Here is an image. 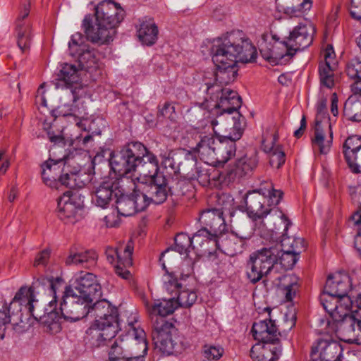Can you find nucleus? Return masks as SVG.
<instances>
[{
  "instance_id": "obj_1",
  "label": "nucleus",
  "mask_w": 361,
  "mask_h": 361,
  "mask_svg": "<svg viewBox=\"0 0 361 361\" xmlns=\"http://www.w3.org/2000/svg\"><path fill=\"white\" fill-rule=\"evenodd\" d=\"M214 63L217 67L216 80L219 83L207 84V94L209 99L216 102L214 106L221 110L220 115L211 121V126L215 134L221 128H217L224 120V114L229 115L241 106V97L238 92L222 84L233 82L238 75L236 63H251L257 58V50L248 38L240 32H233L214 41L211 49Z\"/></svg>"
},
{
  "instance_id": "obj_2",
  "label": "nucleus",
  "mask_w": 361,
  "mask_h": 361,
  "mask_svg": "<svg viewBox=\"0 0 361 361\" xmlns=\"http://www.w3.org/2000/svg\"><path fill=\"white\" fill-rule=\"evenodd\" d=\"M114 172L120 177L132 178L137 173L146 178L147 185L166 187V176L159 171L157 157L142 143L132 142L126 145L110 159Z\"/></svg>"
},
{
  "instance_id": "obj_3",
  "label": "nucleus",
  "mask_w": 361,
  "mask_h": 361,
  "mask_svg": "<svg viewBox=\"0 0 361 361\" xmlns=\"http://www.w3.org/2000/svg\"><path fill=\"white\" fill-rule=\"evenodd\" d=\"M63 284V280L59 278L41 277L32 283L31 287H22L16 293L15 297L9 304L8 311H12V314L26 311L27 314L31 315L35 319L45 324L51 333H56L60 331V326L57 322H50L49 318L56 317V312L53 311L47 312V310L42 314L39 310V303L35 299V289L42 286L45 290L52 295L54 300L49 302L51 308L55 305L56 300V291Z\"/></svg>"
},
{
  "instance_id": "obj_4",
  "label": "nucleus",
  "mask_w": 361,
  "mask_h": 361,
  "mask_svg": "<svg viewBox=\"0 0 361 361\" xmlns=\"http://www.w3.org/2000/svg\"><path fill=\"white\" fill-rule=\"evenodd\" d=\"M125 12L118 4L104 1L95 8L96 23L92 25L90 16L82 20V27L87 38L93 43L109 44L116 35V27L124 18Z\"/></svg>"
},
{
  "instance_id": "obj_5",
  "label": "nucleus",
  "mask_w": 361,
  "mask_h": 361,
  "mask_svg": "<svg viewBox=\"0 0 361 361\" xmlns=\"http://www.w3.org/2000/svg\"><path fill=\"white\" fill-rule=\"evenodd\" d=\"M90 316L94 321L87 334L92 345L97 348L107 345L121 329L117 308L106 300H97L92 306Z\"/></svg>"
},
{
  "instance_id": "obj_6",
  "label": "nucleus",
  "mask_w": 361,
  "mask_h": 361,
  "mask_svg": "<svg viewBox=\"0 0 361 361\" xmlns=\"http://www.w3.org/2000/svg\"><path fill=\"white\" fill-rule=\"evenodd\" d=\"M254 338L264 343L257 344L250 350V357L253 361H276L281 353V346H273L279 341L278 329L275 321L271 318L255 322L252 327Z\"/></svg>"
},
{
  "instance_id": "obj_7",
  "label": "nucleus",
  "mask_w": 361,
  "mask_h": 361,
  "mask_svg": "<svg viewBox=\"0 0 361 361\" xmlns=\"http://www.w3.org/2000/svg\"><path fill=\"white\" fill-rule=\"evenodd\" d=\"M232 201L229 196L221 195L218 198V204L221 207L209 209L200 214L199 221L204 227L194 235L197 242L209 244L212 239L221 234L226 228L224 211L229 209Z\"/></svg>"
},
{
  "instance_id": "obj_8",
  "label": "nucleus",
  "mask_w": 361,
  "mask_h": 361,
  "mask_svg": "<svg viewBox=\"0 0 361 361\" xmlns=\"http://www.w3.org/2000/svg\"><path fill=\"white\" fill-rule=\"evenodd\" d=\"M279 248L277 247H263L252 252L247 262V276L255 283L264 276L269 280V276L276 274L275 264L278 262Z\"/></svg>"
},
{
  "instance_id": "obj_9",
  "label": "nucleus",
  "mask_w": 361,
  "mask_h": 361,
  "mask_svg": "<svg viewBox=\"0 0 361 361\" xmlns=\"http://www.w3.org/2000/svg\"><path fill=\"white\" fill-rule=\"evenodd\" d=\"M91 301L82 298L80 295L74 293L71 287H66L63 295V300L60 304L59 310L55 307L49 311L56 312V317L49 318L50 322H57L59 325V319L63 318L66 321L76 322L92 312ZM61 327V326H59Z\"/></svg>"
},
{
  "instance_id": "obj_10",
  "label": "nucleus",
  "mask_w": 361,
  "mask_h": 361,
  "mask_svg": "<svg viewBox=\"0 0 361 361\" xmlns=\"http://www.w3.org/2000/svg\"><path fill=\"white\" fill-rule=\"evenodd\" d=\"M135 348L145 353L148 349L145 331L131 326L125 338L118 337L111 345L108 352L109 360L125 361Z\"/></svg>"
},
{
  "instance_id": "obj_11",
  "label": "nucleus",
  "mask_w": 361,
  "mask_h": 361,
  "mask_svg": "<svg viewBox=\"0 0 361 361\" xmlns=\"http://www.w3.org/2000/svg\"><path fill=\"white\" fill-rule=\"evenodd\" d=\"M66 161L63 158L53 159L49 158L42 164V177L43 182L51 188H57L58 182L69 188L77 185L75 183L77 174L80 167H74L69 170V166H65Z\"/></svg>"
},
{
  "instance_id": "obj_12",
  "label": "nucleus",
  "mask_w": 361,
  "mask_h": 361,
  "mask_svg": "<svg viewBox=\"0 0 361 361\" xmlns=\"http://www.w3.org/2000/svg\"><path fill=\"white\" fill-rule=\"evenodd\" d=\"M70 54L77 57L80 68L89 73L92 80L101 75V64L94 49H90L88 45L84 44V38L81 33L76 32L71 36L68 43Z\"/></svg>"
},
{
  "instance_id": "obj_13",
  "label": "nucleus",
  "mask_w": 361,
  "mask_h": 361,
  "mask_svg": "<svg viewBox=\"0 0 361 361\" xmlns=\"http://www.w3.org/2000/svg\"><path fill=\"white\" fill-rule=\"evenodd\" d=\"M226 120L232 119L233 126L231 131L222 139L217 140L218 145L216 147V155L214 157V164L216 162H227L235 154V141L240 139L243 135L245 127V119L238 112L235 116L228 117L226 114Z\"/></svg>"
},
{
  "instance_id": "obj_14",
  "label": "nucleus",
  "mask_w": 361,
  "mask_h": 361,
  "mask_svg": "<svg viewBox=\"0 0 361 361\" xmlns=\"http://www.w3.org/2000/svg\"><path fill=\"white\" fill-rule=\"evenodd\" d=\"M266 191L262 188L249 192L245 199L247 213L253 223L254 230L258 235H264L267 231L264 218L269 214L270 208L265 205Z\"/></svg>"
},
{
  "instance_id": "obj_15",
  "label": "nucleus",
  "mask_w": 361,
  "mask_h": 361,
  "mask_svg": "<svg viewBox=\"0 0 361 361\" xmlns=\"http://www.w3.org/2000/svg\"><path fill=\"white\" fill-rule=\"evenodd\" d=\"M357 310L350 312V308L345 314L341 315V319H334L331 327L338 338L345 343H353L357 341L361 331V319L356 317Z\"/></svg>"
},
{
  "instance_id": "obj_16",
  "label": "nucleus",
  "mask_w": 361,
  "mask_h": 361,
  "mask_svg": "<svg viewBox=\"0 0 361 361\" xmlns=\"http://www.w3.org/2000/svg\"><path fill=\"white\" fill-rule=\"evenodd\" d=\"M259 51L262 57L269 63L278 64L290 59L288 49L285 41H279L276 35L264 33L258 42Z\"/></svg>"
},
{
  "instance_id": "obj_17",
  "label": "nucleus",
  "mask_w": 361,
  "mask_h": 361,
  "mask_svg": "<svg viewBox=\"0 0 361 361\" xmlns=\"http://www.w3.org/2000/svg\"><path fill=\"white\" fill-rule=\"evenodd\" d=\"M134 246L132 240H129L125 246L123 252L118 248L108 246L105 250L106 260L114 266L115 273L122 279H129L131 274L128 268L133 264L132 255Z\"/></svg>"
},
{
  "instance_id": "obj_18",
  "label": "nucleus",
  "mask_w": 361,
  "mask_h": 361,
  "mask_svg": "<svg viewBox=\"0 0 361 361\" xmlns=\"http://www.w3.org/2000/svg\"><path fill=\"white\" fill-rule=\"evenodd\" d=\"M314 32V27L310 22L300 23L290 32L285 42L290 58L298 51L303 50L312 43Z\"/></svg>"
},
{
  "instance_id": "obj_19",
  "label": "nucleus",
  "mask_w": 361,
  "mask_h": 361,
  "mask_svg": "<svg viewBox=\"0 0 361 361\" xmlns=\"http://www.w3.org/2000/svg\"><path fill=\"white\" fill-rule=\"evenodd\" d=\"M156 185L146 184L143 191L135 188L130 195L135 203L137 212L145 210L150 203L156 204H161L166 201V189L161 187V185L156 183Z\"/></svg>"
},
{
  "instance_id": "obj_20",
  "label": "nucleus",
  "mask_w": 361,
  "mask_h": 361,
  "mask_svg": "<svg viewBox=\"0 0 361 361\" xmlns=\"http://www.w3.org/2000/svg\"><path fill=\"white\" fill-rule=\"evenodd\" d=\"M164 285L166 290L170 293H175V300L177 308L182 307L188 308L191 307L197 300V295L194 290L183 289V284L173 273L166 271L164 275Z\"/></svg>"
},
{
  "instance_id": "obj_21",
  "label": "nucleus",
  "mask_w": 361,
  "mask_h": 361,
  "mask_svg": "<svg viewBox=\"0 0 361 361\" xmlns=\"http://www.w3.org/2000/svg\"><path fill=\"white\" fill-rule=\"evenodd\" d=\"M59 217L66 223H75L81 215L82 202L79 195L64 192L58 200Z\"/></svg>"
},
{
  "instance_id": "obj_22",
  "label": "nucleus",
  "mask_w": 361,
  "mask_h": 361,
  "mask_svg": "<svg viewBox=\"0 0 361 361\" xmlns=\"http://www.w3.org/2000/svg\"><path fill=\"white\" fill-rule=\"evenodd\" d=\"M74 293L80 295L92 302L102 295V287L96 279V276L90 272L80 271L75 279Z\"/></svg>"
},
{
  "instance_id": "obj_23",
  "label": "nucleus",
  "mask_w": 361,
  "mask_h": 361,
  "mask_svg": "<svg viewBox=\"0 0 361 361\" xmlns=\"http://www.w3.org/2000/svg\"><path fill=\"white\" fill-rule=\"evenodd\" d=\"M341 345L332 340L319 339L312 346V361H340L342 357Z\"/></svg>"
},
{
  "instance_id": "obj_24",
  "label": "nucleus",
  "mask_w": 361,
  "mask_h": 361,
  "mask_svg": "<svg viewBox=\"0 0 361 361\" xmlns=\"http://www.w3.org/2000/svg\"><path fill=\"white\" fill-rule=\"evenodd\" d=\"M320 302L332 320L341 319V315L345 314L347 310L353 307V300L350 297L340 298L325 290L320 295Z\"/></svg>"
},
{
  "instance_id": "obj_25",
  "label": "nucleus",
  "mask_w": 361,
  "mask_h": 361,
  "mask_svg": "<svg viewBox=\"0 0 361 361\" xmlns=\"http://www.w3.org/2000/svg\"><path fill=\"white\" fill-rule=\"evenodd\" d=\"M30 0H22L21 10L16 20L17 44L23 53L29 50L31 42L30 24L25 21L30 13Z\"/></svg>"
},
{
  "instance_id": "obj_26",
  "label": "nucleus",
  "mask_w": 361,
  "mask_h": 361,
  "mask_svg": "<svg viewBox=\"0 0 361 361\" xmlns=\"http://www.w3.org/2000/svg\"><path fill=\"white\" fill-rule=\"evenodd\" d=\"M345 161L353 173H361V138L357 135L348 137L343 145Z\"/></svg>"
},
{
  "instance_id": "obj_27",
  "label": "nucleus",
  "mask_w": 361,
  "mask_h": 361,
  "mask_svg": "<svg viewBox=\"0 0 361 361\" xmlns=\"http://www.w3.org/2000/svg\"><path fill=\"white\" fill-rule=\"evenodd\" d=\"M267 225V231L264 235H259L262 238L269 235V232H274L276 234H283L287 232L289 226L291 224L288 217L279 208H270L269 214L264 218Z\"/></svg>"
},
{
  "instance_id": "obj_28",
  "label": "nucleus",
  "mask_w": 361,
  "mask_h": 361,
  "mask_svg": "<svg viewBox=\"0 0 361 361\" xmlns=\"http://www.w3.org/2000/svg\"><path fill=\"white\" fill-rule=\"evenodd\" d=\"M268 281L279 288L287 301L293 300L299 288L298 278L293 274L283 275L276 271Z\"/></svg>"
},
{
  "instance_id": "obj_29",
  "label": "nucleus",
  "mask_w": 361,
  "mask_h": 361,
  "mask_svg": "<svg viewBox=\"0 0 361 361\" xmlns=\"http://www.w3.org/2000/svg\"><path fill=\"white\" fill-rule=\"evenodd\" d=\"M351 288L350 276L346 274L336 273L328 276L324 290L343 298L350 297L348 293Z\"/></svg>"
},
{
  "instance_id": "obj_30",
  "label": "nucleus",
  "mask_w": 361,
  "mask_h": 361,
  "mask_svg": "<svg viewBox=\"0 0 361 361\" xmlns=\"http://www.w3.org/2000/svg\"><path fill=\"white\" fill-rule=\"evenodd\" d=\"M217 145L218 141L212 135H205L200 136V140L193 150L199 154L200 159L204 163L214 164Z\"/></svg>"
},
{
  "instance_id": "obj_31",
  "label": "nucleus",
  "mask_w": 361,
  "mask_h": 361,
  "mask_svg": "<svg viewBox=\"0 0 361 361\" xmlns=\"http://www.w3.org/2000/svg\"><path fill=\"white\" fill-rule=\"evenodd\" d=\"M98 255L94 250L77 252L71 250L65 260L66 265L80 266L91 269L97 264Z\"/></svg>"
},
{
  "instance_id": "obj_32",
  "label": "nucleus",
  "mask_w": 361,
  "mask_h": 361,
  "mask_svg": "<svg viewBox=\"0 0 361 361\" xmlns=\"http://www.w3.org/2000/svg\"><path fill=\"white\" fill-rule=\"evenodd\" d=\"M145 306L150 319H154V317L166 318V316L171 314L177 309L175 297L169 299L155 300L153 302H146Z\"/></svg>"
},
{
  "instance_id": "obj_33",
  "label": "nucleus",
  "mask_w": 361,
  "mask_h": 361,
  "mask_svg": "<svg viewBox=\"0 0 361 361\" xmlns=\"http://www.w3.org/2000/svg\"><path fill=\"white\" fill-rule=\"evenodd\" d=\"M277 8L290 16H300L310 11L312 6V0H276Z\"/></svg>"
},
{
  "instance_id": "obj_34",
  "label": "nucleus",
  "mask_w": 361,
  "mask_h": 361,
  "mask_svg": "<svg viewBox=\"0 0 361 361\" xmlns=\"http://www.w3.org/2000/svg\"><path fill=\"white\" fill-rule=\"evenodd\" d=\"M217 249L227 255L233 256L243 250V243L238 240L234 235L224 236L219 235L211 240Z\"/></svg>"
},
{
  "instance_id": "obj_35",
  "label": "nucleus",
  "mask_w": 361,
  "mask_h": 361,
  "mask_svg": "<svg viewBox=\"0 0 361 361\" xmlns=\"http://www.w3.org/2000/svg\"><path fill=\"white\" fill-rule=\"evenodd\" d=\"M276 135H274L269 142L264 140L262 141V147L263 150L269 155V164L271 166L279 169L285 162L286 155L281 147L280 145H276Z\"/></svg>"
},
{
  "instance_id": "obj_36",
  "label": "nucleus",
  "mask_w": 361,
  "mask_h": 361,
  "mask_svg": "<svg viewBox=\"0 0 361 361\" xmlns=\"http://www.w3.org/2000/svg\"><path fill=\"white\" fill-rule=\"evenodd\" d=\"M153 341L157 348L166 355L178 354L183 350L178 339L172 334L153 336Z\"/></svg>"
},
{
  "instance_id": "obj_37",
  "label": "nucleus",
  "mask_w": 361,
  "mask_h": 361,
  "mask_svg": "<svg viewBox=\"0 0 361 361\" xmlns=\"http://www.w3.org/2000/svg\"><path fill=\"white\" fill-rule=\"evenodd\" d=\"M324 128H314V136L312 139L313 149L318 150L320 154H327L330 152L333 142L331 129H329V135L327 136Z\"/></svg>"
},
{
  "instance_id": "obj_38",
  "label": "nucleus",
  "mask_w": 361,
  "mask_h": 361,
  "mask_svg": "<svg viewBox=\"0 0 361 361\" xmlns=\"http://www.w3.org/2000/svg\"><path fill=\"white\" fill-rule=\"evenodd\" d=\"M258 160L255 155L245 156L238 159L229 171V175L234 177H243L251 173L257 166Z\"/></svg>"
},
{
  "instance_id": "obj_39",
  "label": "nucleus",
  "mask_w": 361,
  "mask_h": 361,
  "mask_svg": "<svg viewBox=\"0 0 361 361\" xmlns=\"http://www.w3.org/2000/svg\"><path fill=\"white\" fill-rule=\"evenodd\" d=\"M158 35V27L152 20L142 21L137 30V37L140 41L145 45L154 44Z\"/></svg>"
},
{
  "instance_id": "obj_40",
  "label": "nucleus",
  "mask_w": 361,
  "mask_h": 361,
  "mask_svg": "<svg viewBox=\"0 0 361 361\" xmlns=\"http://www.w3.org/2000/svg\"><path fill=\"white\" fill-rule=\"evenodd\" d=\"M113 192V183L103 182L96 188L92 201L97 206L106 208L112 200Z\"/></svg>"
},
{
  "instance_id": "obj_41",
  "label": "nucleus",
  "mask_w": 361,
  "mask_h": 361,
  "mask_svg": "<svg viewBox=\"0 0 361 361\" xmlns=\"http://www.w3.org/2000/svg\"><path fill=\"white\" fill-rule=\"evenodd\" d=\"M360 94H355L350 96L345 102L343 107V114L349 119L355 121H361V101L358 99Z\"/></svg>"
},
{
  "instance_id": "obj_42",
  "label": "nucleus",
  "mask_w": 361,
  "mask_h": 361,
  "mask_svg": "<svg viewBox=\"0 0 361 361\" xmlns=\"http://www.w3.org/2000/svg\"><path fill=\"white\" fill-rule=\"evenodd\" d=\"M166 199L169 193L174 195H183L190 187V184L185 180L180 179L178 177L167 178L166 177Z\"/></svg>"
},
{
  "instance_id": "obj_43",
  "label": "nucleus",
  "mask_w": 361,
  "mask_h": 361,
  "mask_svg": "<svg viewBox=\"0 0 361 361\" xmlns=\"http://www.w3.org/2000/svg\"><path fill=\"white\" fill-rule=\"evenodd\" d=\"M336 67L330 66L328 63L319 64V75L320 85L329 89L335 85V70Z\"/></svg>"
},
{
  "instance_id": "obj_44",
  "label": "nucleus",
  "mask_w": 361,
  "mask_h": 361,
  "mask_svg": "<svg viewBox=\"0 0 361 361\" xmlns=\"http://www.w3.org/2000/svg\"><path fill=\"white\" fill-rule=\"evenodd\" d=\"M81 71L73 64L65 63L58 75L59 79L64 81L66 85L78 83L80 80Z\"/></svg>"
},
{
  "instance_id": "obj_45",
  "label": "nucleus",
  "mask_w": 361,
  "mask_h": 361,
  "mask_svg": "<svg viewBox=\"0 0 361 361\" xmlns=\"http://www.w3.org/2000/svg\"><path fill=\"white\" fill-rule=\"evenodd\" d=\"M300 252L301 250H298V249L293 250L288 248V250L280 251V249L279 248L278 261L279 260L280 264L285 269H292L298 262V255Z\"/></svg>"
},
{
  "instance_id": "obj_46",
  "label": "nucleus",
  "mask_w": 361,
  "mask_h": 361,
  "mask_svg": "<svg viewBox=\"0 0 361 361\" xmlns=\"http://www.w3.org/2000/svg\"><path fill=\"white\" fill-rule=\"evenodd\" d=\"M326 105V99L322 98L317 102L314 128H322L324 126L330 129L331 125L329 121Z\"/></svg>"
},
{
  "instance_id": "obj_47",
  "label": "nucleus",
  "mask_w": 361,
  "mask_h": 361,
  "mask_svg": "<svg viewBox=\"0 0 361 361\" xmlns=\"http://www.w3.org/2000/svg\"><path fill=\"white\" fill-rule=\"evenodd\" d=\"M118 214L123 216H130L137 213L135 203L130 195H121L116 200Z\"/></svg>"
},
{
  "instance_id": "obj_48",
  "label": "nucleus",
  "mask_w": 361,
  "mask_h": 361,
  "mask_svg": "<svg viewBox=\"0 0 361 361\" xmlns=\"http://www.w3.org/2000/svg\"><path fill=\"white\" fill-rule=\"evenodd\" d=\"M153 326V336H166L172 334V331L174 330V326L171 322H168L164 317H154L150 319Z\"/></svg>"
},
{
  "instance_id": "obj_49",
  "label": "nucleus",
  "mask_w": 361,
  "mask_h": 361,
  "mask_svg": "<svg viewBox=\"0 0 361 361\" xmlns=\"http://www.w3.org/2000/svg\"><path fill=\"white\" fill-rule=\"evenodd\" d=\"M287 232L283 233L281 235V245H276L275 247H279L280 251L290 249H298V250H302L305 247L304 240L301 238H291L287 236Z\"/></svg>"
},
{
  "instance_id": "obj_50",
  "label": "nucleus",
  "mask_w": 361,
  "mask_h": 361,
  "mask_svg": "<svg viewBox=\"0 0 361 361\" xmlns=\"http://www.w3.org/2000/svg\"><path fill=\"white\" fill-rule=\"evenodd\" d=\"M194 242L199 243L200 245L202 244L197 242L194 239V236L191 238L185 233H179L175 238V250L180 255L187 254Z\"/></svg>"
},
{
  "instance_id": "obj_51",
  "label": "nucleus",
  "mask_w": 361,
  "mask_h": 361,
  "mask_svg": "<svg viewBox=\"0 0 361 361\" xmlns=\"http://www.w3.org/2000/svg\"><path fill=\"white\" fill-rule=\"evenodd\" d=\"M266 186L262 188L266 191V202H268L267 207L277 205L283 196V192L280 190H276L271 182H266Z\"/></svg>"
},
{
  "instance_id": "obj_52",
  "label": "nucleus",
  "mask_w": 361,
  "mask_h": 361,
  "mask_svg": "<svg viewBox=\"0 0 361 361\" xmlns=\"http://www.w3.org/2000/svg\"><path fill=\"white\" fill-rule=\"evenodd\" d=\"M59 114L63 117H67L68 122L75 123L78 128L85 130L82 123V118H84L85 114H82L75 106L71 107L68 112L60 109Z\"/></svg>"
},
{
  "instance_id": "obj_53",
  "label": "nucleus",
  "mask_w": 361,
  "mask_h": 361,
  "mask_svg": "<svg viewBox=\"0 0 361 361\" xmlns=\"http://www.w3.org/2000/svg\"><path fill=\"white\" fill-rule=\"evenodd\" d=\"M347 75L353 79L360 80L361 79V61L357 58L350 60L345 68Z\"/></svg>"
},
{
  "instance_id": "obj_54",
  "label": "nucleus",
  "mask_w": 361,
  "mask_h": 361,
  "mask_svg": "<svg viewBox=\"0 0 361 361\" xmlns=\"http://www.w3.org/2000/svg\"><path fill=\"white\" fill-rule=\"evenodd\" d=\"M195 173H190V172L186 173L188 178L197 180L199 183L203 186L207 185L210 182V174L208 173L207 170L198 167H195Z\"/></svg>"
},
{
  "instance_id": "obj_55",
  "label": "nucleus",
  "mask_w": 361,
  "mask_h": 361,
  "mask_svg": "<svg viewBox=\"0 0 361 361\" xmlns=\"http://www.w3.org/2000/svg\"><path fill=\"white\" fill-rule=\"evenodd\" d=\"M203 353L208 360H219L224 353V348L220 345L206 344L203 346Z\"/></svg>"
},
{
  "instance_id": "obj_56",
  "label": "nucleus",
  "mask_w": 361,
  "mask_h": 361,
  "mask_svg": "<svg viewBox=\"0 0 361 361\" xmlns=\"http://www.w3.org/2000/svg\"><path fill=\"white\" fill-rule=\"evenodd\" d=\"M8 307L0 310V339H4L5 335V326L11 322V316L8 311Z\"/></svg>"
},
{
  "instance_id": "obj_57",
  "label": "nucleus",
  "mask_w": 361,
  "mask_h": 361,
  "mask_svg": "<svg viewBox=\"0 0 361 361\" xmlns=\"http://www.w3.org/2000/svg\"><path fill=\"white\" fill-rule=\"evenodd\" d=\"M349 10L352 18L361 21V0H350Z\"/></svg>"
},
{
  "instance_id": "obj_58",
  "label": "nucleus",
  "mask_w": 361,
  "mask_h": 361,
  "mask_svg": "<svg viewBox=\"0 0 361 361\" xmlns=\"http://www.w3.org/2000/svg\"><path fill=\"white\" fill-rule=\"evenodd\" d=\"M160 114L171 120L175 118V107L170 102H166L160 110Z\"/></svg>"
},
{
  "instance_id": "obj_59",
  "label": "nucleus",
  "mask_w": 361,
  "mask_h": 361,
  "mask_svg": "<svg viewBox=\"0 0 361 361\" xmlns=\"http://www.w3.org/2000/svg\"><path fill=\"white\" fill-rule=\"evenodd\" d=\"M49 256L50 252L48 250H42L36 257L34 262V266L37 267L39 265H44L47 262Z\"/></svg>"
},
{
  "instance_id": "obj_60",
  "label": "nucleus",
  "mask_w": 361,
  "mask_h": 361,
  "mask_svg": "<svg viewBox=\"0 0 361 361\" xmlns=\"http://www.w3.org/2000/svg\"><path fill=\"white\" fill-rule=\"evenodd\" d=\"M324 61L319 63H328L330 66L336 67V63L334 59V53L332 49H326L324 52Z\"/></svg>"
},
{
  "instance_id": "obj_61",
  "label": "nucleus",
  "mask_w": 361,
  "mask_h": 361,
  "mask_svg": "<svg viewBox=\"0 0 361 361\" xmlns=\"http://www.w3.org/2000/svg\"><path fill=\"white\" fill-rule=\"evenodd\" d=\"M160 157L162 159L163 164L165 167L174 168V161L172 157V151H166L164 153L160 154Z\"/></svg>"
},
{
  "instance_id": "obj_62",
  "label": "nucleus",
  "mask_w": 361,
  "mask_h": 361,
  "mask_svg": "<svg viewBox=\"0 0 361 361\" xmlns=\"http://www.w3.org/2000/svg\"><path fill=\"white\" fill-rule=\"evenodd\" d=\"M232 234L234 235L235 237H237L238 240L243 243V245H245L246 240L251 238L252 235V231L251 230L247 232L243 231H233Z\"/></svg>"
},
{
  "instance_id": "obj_63",
  "label": "nucleus",
  "mask_w": 361,
  "mask_h": 361,
  "mask_svg": "<svg viewBox=\"0 0 361 361\" xmlns=\"http://www.w3.org/2000/svg\"><path fill=\"white\" fill-rule=\"evenodd\" d=\"M147 351L142 353L141 350L135 348L131 352V355L128 356L125 361H144V356L147 354Z\"/></svg>"
},
{
  "instance_id": "obj_64",
  "label": "nucleus",
  "mask_w": 361,
  "mask_h": 361,
  "mask_svg": "<svg viewBox=\"0 0 361 361\" xmlns=\"http://www.w3.org/2000/svg\"><path fill=\"white\" fill-rule=\"evenodd\" d=\"M44 83L42 84L37 91L36 99L42 106H47V100L44 97Z\"/></svg>"
}]
</instances>
